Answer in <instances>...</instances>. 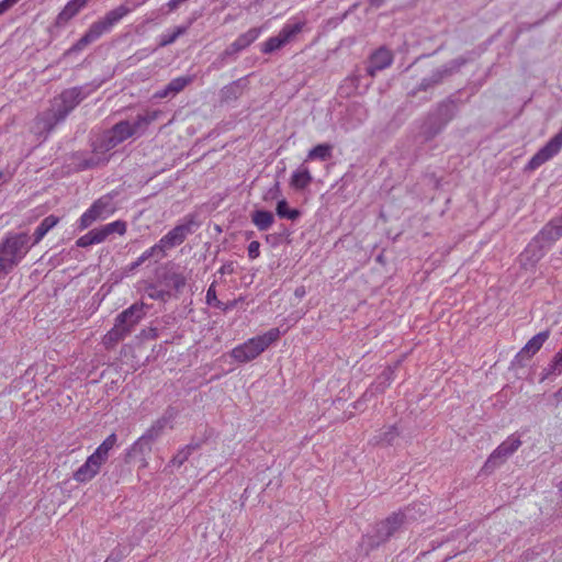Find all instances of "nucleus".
<instances>
[{
	"mask_svg": "<svg viewBox=\"0 0 562 562\" xmlns=\"http://www.w3.org/2000/svg\"><path fill=\"white\" fill-rule=\"evenodd\" d=\"M151 448L153 442L142 435L130 448L125 450L123 457L124 463L130 464L135 461H140L145 467L147 464L146 456L151 452Z\"/></svg>",
	"mask_w": 562,
	"mask_h": 562,
	"instance_id": "nucleus-12",
	"label": "nucleus"
},
{
	"mask_svg": "<svg viewBox=\"0 0 562 562\" xmlns=\"http://www.w3.org/2000/svg\"><path fill=\"white\" fill-rule=\"evenodd\" d=\"M132 11L133 8L122 4L109 11L102 20L92 23V25L98 29L97 31L100 32V35L102 36Z\"/></svg>",
	"mask_w": 562,
	"mask_h": 562,
	"instance_id": "nucleus-13",
	"label": "nucleus"
},
{
	"mask_svg": "<svg viewBox=\"0 0 562 562\" xmlns=\"http://www.w3.org/2000/svg\"><path fill=\"white\" fill-rule=\"evenodd\" d=\"M124 558H125L124 550L120 547H116L110 552V554L106 559H109L110 561H113V562H121Z\"/></svg>",
	"mask_w": 562,
	"mask_h": 562,
	"instance_id": "nucleus-45",
	"label": "nucleus"
},
{
	"mask_svg": "<svg viewBox=\"0 0 562 562\" xmlns=\"http://www.w3.org/2000/svg\"><path fill=\"white\" fill-rule=\"evenodd\" d=\"M313 180V177L307 167H299L291 176L290 184L295 190L306 189Z\"/></svg>",
	"mask_w": 562,
	"mask_h": 562,
	"instance_id": "nucleus-23",
	"label": "nucleus"
},
{
	"mask_svg": "<svg viewBox=\"0 0 562 562\" xmlns=\"http://www.w3.org/2000/svg\"><path fill=\"white\" fill-rule=\"evenodd\" d=\"M169 94H171V93L168 90V88L166 87L165 89L157 91L154 94V97L157 98V99H164V98H167Z\"/></svg>",
	"mask_w": 562,
	"mask_h": 562,
	"instance_id": "nucleus-53",
	"label": "nucleus"
},
{
	"mask_svg": "<svg viewBox=\"0 0 562 562\" xmlns=\"http://www.w3.org/2000/svg\"><path fill=\"white\" fill-rule=\"evenodd\" d=\"M24 248H0V279L12 271L26 254Z\"/></svg>",
	"mask_w": 562,
	"mask_h": 562,
	"instance_id": "nucleus-15",
	"label": "nucleus"
},
{
	"mask_svg": "<svg viewBox=\"0 0 562 562\" xmlns=\"http://www.w3.org/2000/svg\"><path fill=\"white\" fill-rule=\"evenodd\" d=\"M521 446L519 436L510 435L504 440L488 457L485 468H495L501 465L505 460L515 453Z\"/></svg>",
	"mask_w": 562,
	"mask_h": 562,
	"instance_id": "nucleus-11",
	"label": "nucleus"
},
{
	"mask_svg": "<svg viewBox=\"0 0 562 562\" xmlns=\"http://www.w3.org/2000/svg\"><path fill=\"white\" fill-rule=\"evenodd\" d=\"M562 373V362L560 363V357H553L551 362L546 367L541 373L540 382L551 378L552 375H559Z\"/></svg>",
	"mask_w": 562,
	"mask_h": 562,
	"instance_id": "nucleus-35",
	"label": "nucleus"
},
{
	"mask_svg": "<svg viewBox=\"0 0 562 562\" xmlns=\"http://www.w3.org/2000/svg\"><path fill=\"white\" fill-rule=\"evenodd\" d=\"M160 112L151 111L146 114L137 115L134 123L121 121L111 130L102 135L100 144L95 145L94 150L105 154L115 148L117 145L137 134L138 131L145 130L151 122L158 119Z\"/></svg>",
	"mask_w": 562,
	"mask_h": 562,
	"instance_id": "nucleus-1",
	"label": "nucleus"
},
{
	"mask_svg": "<svg viewBox=\"0 0 562 562\" xmlns=\"http://www.w3.org/2000/svg\"><path fill=\"white\" fill-rule=\"evenodd\" d=\"M428 512V507L426 504L422 502H414L412 504H408L404 508L398 509L395 512L396 515L403 520V525L415 521L423 516H425Z\"/></svg>",
	"mask_w": 562,
	"mask_h": 562,
	"instance_id": "nucleus-18",
	"label": "nucleus"
},
{
	"mask_svg": "<svg viewBox=\"0 0 562 562\" xmlns=\"http://www.w3.org/2000/svg\"><path fill=\"white\" fill-rule=\"evenodd\" d=\"M106 233L109 235L111 234H117V235H124L126 232V223L124 221H114L112 223H109L104 225Z\"/></svg>",
	"mask_w": 562,
	"mask_h": 562,
	"instance_id": "nucleus-41",
	"label": "nucleus"
},
{
	"mask_svg": "<svg viewBox=\"0 0 562 562\" xmlns=\"http://www.w3.org/2000/svg\"><path fill=\"white\" fill-rule=\"evenodd\" d=\"M262 33V27H252L247 32L240 34L227 48L226 54H236L248 46H250L255 41L258 40L260 34Z\"/></svg>",
	"mask_w": 562,
	"mask_h": 562,
	"instance_id": "nucleus-17",
	"label": "nucleus"
},
{
	"mask_svg": "<svg viewBox=\"0 0 562 562\" xmlns=\"http://www.w3.org/2000/svg\"><path fill=\"white\" fill-rule=\"evenodd\" d=\"M553 398L555 400V406L562 403V386L553 394Z\"/></svg>",
	"mask_w": 562,
	"mask_h": 562,
	"instance_id": "nucleus-55",
	"label": "nucleus"
},
{
	"mask_svg": "<svg viewBox=\"0 0 562 562\" xmlns=\"http://www.w3.org/2000/svg\"><path fill=\"white\" fill-rule=\"evenodd\" d=\"M331 151H333L331 145L318 144L307 153L305 161H312V160L325 161L331 157Z\"/></svg>",
	"mask_w": 562,
	"mask_h": 562,
	"instance_id": "nucleus-30",
	"label": "nucleus"
},
{
	"mask_svg": "<svg viewBox=\"0 0 562 562\" xmlns=\"http://www.w3.org/2000/svg\"><path fill=\"white\" fill-rule=\"evenodd\" d=\"M165 428L166 426L159 419H156L143 436L154 443L155 440L160 437Z\"/></svg>",
	"mask_w": 562,
	"mask_h": 562,
	"instance_id": "nucleus-37",
	"label": "nucleus"
},
{
	"mask_svg": "<svg viewBox=\"0 0 562 562\" xmlns=\"http://www.w3.org/2000/svg\"><path fill=\"white\" fill-rule=\"evenodd\" d=\"M392 63L393 53L386 47H380L370 55L367 72L370 77H374L378 71L390 67Z\"/></svg>",
	"mask_w": 562,
	"mask_h": 562,
	"instance_id": "nucleus-14",
	"label": "nucleus"
},
{
	"mask_svg": "<svg viewBox=\"0 0 562 562\" xmlns=\"http://www.w3.org/2000/svg\"><path fill=\"white\" fill-rule=\"evenodd\" d=\"M11 178V176L0 171V186H2L3 183H5L7 181H9Z\"/></svg>",
	"mask_w": 562,
	"mask_h": 562,
	"instance_id": "nucleus-56",
	"label": "nucleus"
},
{
	"mask_svg": "<svg viewBox=\"0 0 562 562\" xmlns=\"http://www.w3.org/2000/svg\"><path fill=\"white\" fill-rule=\"evenodd\" d=\"M306 294V289L304 285H300L294 290V296L299 300L303 299Z\"/></svg>",
	"mask_w": 562,
	"mask_h": 562,
	"instance_id": "nucleus-51",
	"label": "nucleus"
},
{
	"mask_svg": "<svg viewBox=\"0 0 562 562\" xmlns=\"http://www.w3.org/2000/svg\"><path fill=\"white\" fill-rule=\"evenodd\" d=\"M97 30L98 29L91 24L89 30L83 34V36L72 46V50H81L87 45L93 43L99 37H101L100 32H98Z\"/></svg>",
	"mask_w": 562,
	"mask_h": 562,
	"instance_id": "nucleus-33",
	"label": "nucleus"
},
{
	"mask_svg": "<svg viewBox=\"0 0 562 562\" xmlns=\"http://www.w3.org/2000/svg\"><path fill=\"white\" fill-rule=\"evenodd\" d=\"M562 148V128L542 148H540L529 160L527 168L536 170L541 165L554 157Z\"/></svg>",
	"mask_w": 562,
	"mask_h": 562,
	"instance_id": "nucleus-10",
	"label": "nucleus"
},
{
	"mask_svg": "<svg viewBox=\"0 0 562 562\" xmlns=\"http://www.w3.org/2000/svg\"><path fill=\"white\" fill-rule=\"evenodd\" d=\"M109 458L105 457L103 453L99 452L97 449L92 454H90L87 460L99 471L101 470V467L106 462Z\"/></svg>",
	"mask_w": 562,
	"mask_h": 562,
	"instance_id": "nucleus-43",
	"label": "nucleus"
},
{
	"mask_svg": "<svg viewBox=\"0 0 562 562\" xmlns=\"http://www.w3.org/2000/svg\"><path fill=\"white\" fill-rule=\"evenodd\" d=\"M553 357H560V363L562 362V347L561 350L558 351Z\"/></svg>",
	"mask_w": 562,
	"mask_h": 562,
	"instance_id": "nucleus-58",
	"label": "nucleus"
},
{
	"mask_svg": "<svg viewBox=\"0 0 562 562\" xmlns=\"http://www.w3.org/2000/svg\"><path fill=\"white\" fill-rule=\"evenodd\" d=\"M191 76H181L173 78L168 85L167 88L171 94L179 93L182 91L189 83L192 82Z\"/></svg>",
	"mask_w": 562,
	"mask_h": 562,
	"instance_id": "nucleus-36",
	"label": "nucleus"
},
{
	"mask_svg": "<svg viewBox=\"0 0 562 562\" xmlns=\"http://www.w3.org/2000/svg\"><path fill=\"white\" fill-rule=\"evenodd\" d=\"M85 0H69L57 16L58 23H66L85 8Z\"/></svg>",
	"mask_w": 562,
	"mask_h": 562,
	"instance_id": "nucleus-26",
	"label": "nucleus"
},
{
	"mask_svg": "<svg viewBox=\"0 0 562 562\" xmlns=\"http://www.w3.org/2000/svg\"><path fill=\"white\" fill-rule=\"evenodd\" d=\"M192 452L184 446L181 448L170 460L169 464L175 467H181L184 462H187Z\"/></svg>",
	"mask_w": 562,
	"mask_h": 562,
	"instance_id": "nucleus-40",
	"label": "nucleus"
},
{
	"mask_svg": "<svg viewBox=\"0 0 562 562\" xmlns=\"http://www.w3.org/2000/svg\"><path fill=\"white\" fill-rule=\"evenodd\" d=\"M181 3H182L181 0H169L167 5H168L169 10L172 11V10H176Z\"/></svg>",
	"mask_w": 562,
	"mask_h": 562,
	"instance_id": "nucleus-54",
	"label": "nucleus"
},
{
	"mask_svg": "<svg viewBox=\"0 0 562 562\" xmlns=\"http://www.w3.org/2000/svg\"><path fill=\"white\" fill-rule=\"evenodd\" d=\"M140 339H155L158 337V329L156 327L143 328L138 335Z\"/></svg>",
	"mask_w": 562,
	"mask_h": 562,
	"instance_id": "nucleus-44",
	"label": "nucleus"
},
{
	"mask_svg": "<svg viewBox=\"0 0 562 562\" xmlns=\"http://www.w3.org/2000/svg\"><path fill=\"white\" fill-rule=\"evenodd\" d=\"M105 161H108V157H104V158L98 159V160L91 159V160L86 161L85 167H87V168L94 167L100 164H104Z\"/></svg>",
	"mask_w": 562,
	"mask_h": 562,
	"instance_id": "nucleus-49",
	"label": "nucleus"
},
{
	"mask_svg": "<svg viewBox=\"0 0 562 562\" xmlns=\"http://www.w3.org/2000/svg\"><path fill=\"white\" fill-rule=\"evenodd\" d=\"M182 33H183V29L178 27L171 35L165 36L161 40L160 45L167 46V45L173 43L178 38V36Z\"/></svg>",
	"mask_w": 562,
	"mask_h": 562,
	"instance_id": "nucleus-46",
	"label": "nucleus"
},
{
	"mask_svg": "<svg viewBox=\"0 0 562 562\" xmlns=\"http://www.w3.org/2000/svg\"><path fill=\"white\" fill-rule=\"evenodd\" d=\"M146 308V304L136 302L117 314L114 326L102 338V344L105 349L110 350L114 348L115 345L131 335L145 317Z\"/></svg>",
	"mask_w": 562,
	"mask_h": 562,
	"instance_id": "nucleus-2",
	"label": "nucleus"
},
{
	"mask_svg": "<svg viewBox=\"0 0 562 562\" xmlns=\"http://www.w3.org/2000/svg\"><path fill=\"white\" fill-rule=\"evenodd\" d=\"M58 222L59 218L55 215L45 217L34 232L33 244L40 243L44 236L58 224Z\"/></svg>",
	"mask_w": 562,
	"mask_h": 562,
	"instance_id": "nucleus-29",
	"label": "nucleus"
},
{
	"mask_svg": "<svg viewBox=\"0 0 562 562\" xmlns=\"http://www.w3.org/2000/svg\"><path fill=\"white\" fill-rule=\"evenodd\" d=\"M179 414V411L177 407L172 406V405H169L164 414L161 415V417H159L158 419L167 427V425L171 422H173L176 419V417L178 416Z\"/></svg>",
	"mask_w": 562,
	"mask_h": 562,
	"instance_id": "nucleus-42",
	"label": "nucleus"
},
{
	"mask_svg": "<svg viewBox=\"0 0 562 562\" xmlns=\"http://www.w3.org/2000/svg\"><path fill=\"white\" fill-rule=\"evenodd\" d=\"M549 337V329H546L535 335L515 356L510 363V368H525L527 366V361L541 349V347L548 340Z\"/></svg>",
	"mask_w": 562,
	"mask_h": 562,
	"instance_id": "nucleus-9",
	"label": "nucleus"
},
{
	"mask_svg": "<svg viewBox=\"0 0 562 562\" xmlns=\"http://www.w3.org/2000/svg\"><path fill=\"white\" fill-rule=\"evenodd\" d=\"M403 526V520H401L395 512L389 515L385 519L376 522L372 532L366 536L368 549L372 551L386 543L396 536Z\"/></svg>",
	"mask_w": 562,
	"mask_h": 562,
	"instance_id": "nucleus-5",
	"label": "nucleus"
},
{
	"mask_svg": "<svg viewBox=\"0 0 562 562\" xmlns=\"http://www.w3.org/2000/svg\"><path fill=\"white\" fill-rule=\"evenodd\" d=\"M194 222L188 221L183 224L176 226L170 231L161 243L166 241L169 246H177L184 241L186 237L193 232Z\"/></svg>",
	"mask_w": 562,
	"mask_h": 562,
	"instance_id": "nucleus-20",
	"label": "nucleus"
},
{
	"mask_svg": "<svg viewBox=\"0 0 562 562\" xmlns=\"http://www.w3.org/2000/svg\"><path fill=\"white\" fill-rule=\"evenodd\" d=\"M369 2L373 5L379 7L382 3V0H369Z\"/></svg>",
	"mask_w": 562,
	"mask_h": 562,
	"instance_id": "nucleus-57",
	"label": "nucleus"
},
{
	"mask_svg": "<svg viewBox=\"0 0 562 562\" xmlns=\"http://www.w3.org/2000/svg\"><path fill=\"white\" fill-rule=\"evenodd\" d=\"M99 472L98 469L86 460V462L74 472L72 479L78 483H88L94 479Z\"/></svg>",
	"mask_w": 562,
	"mask_h": 562,
	"instance_id": "nucleus-27",
	"label": "nucleus"
},
{
	"mask_svg": "<svg viewBox=\"0 0 562 562\" xmlns=\"http://www.w3.org/2000/svg\"><path fill=\"white\" fill-rule=\"evenodd\" d=\"M80 102V90L71 88L63 91L53 100L52 109L37 117L36 124L40 132H49L64 120Z\"/></svg>",
	"mask_w": 562,
	"mask_h": 562,
	"instance_id": "nucleus-3",
	"label": "nucleus"
},
{
	"mask_svg": "<svg viewBox=\"0 0 562 562\" xmlns=\"http://www.w3.org/2000/svg\"><path fill=\"white\" fill-rule=\"evenodd\" d=\"M385 251H386V248H383L381 252H379L376 256H375V261L379 262L380 265L382 266H385L386 263V257H385Z\"/></svg>",
	"mask_w": 562,
	"mask_h": 562,
	"instance_id": "nucleus-50",
	"label": "nucleus"
},
{
	"mask_svg": "<svg viewBox=\"0 0 562 562\" xmlns=\"http://www.w3.org/2000/svg\"><path fill=\"white\" fill-rule=\"evenodd\" d=\"M109 233H106L105 227L102 226L100 228H95L90 231L86 236L79 238L76 241V246H91L93 244H100L106 240Z\"/></svg>",
	"mask_w": 562,
	"mask_h": 562,
	"instance_id": "nucleus-25",
	"label": "nucleus"
},
{
	"mask_svg": "<svg viewBox=\"0 0 562 562\" xmlns=\"http://www.w3.org/2000/svg\"><path fill=\"white\" fill-rule=\"evenodd\" d=\"M249 246L255 247V246H260V244L258 241L254 240L249 244Z\"/></svg>",
	"mask_w": 562,
	"mask_h": 562,
	"instance_id": "nucleus-59",
	"label": "nucleus"
},
{
	"mask_svg": "<svg viewBox=\"0 0 562 562\" xmlns=\"http://www.w3.org/2000/svg\"><path fill=\"white\" fill-rule=\"evenodd\" d=\"M285 331H283L284 334ZM282 335L278 328H271L262 335L249 338L244 344L234 347L231 357L239 362L246 363L259 357L268 347L276 342Z\"/></svg>",
	"mask_w": 562,
	"mask_h": 562,
	"instance_id": "nucleus-4",
	"label": "nucleus"
},
{
	"mask_svg": "<svg viewBox=\"0 0 562 562\" xmlns=\"http://www.w3.org/2000/svg\"><path fill=\"white\" fill-rule=\"evenodd\" d=\"M165 249L162 247L159 248H149L145 252H143L135 261L131 262L124 268V273H132L134 272L138 267H140L146 261H149L148 265L151 263V259H154L155 262L160 260L165 257Z\"/></svg>",
	"mask_w": 562,
	"mask_h": 562,
	"instance_id": "nucleus-21",
	"label": "nucleus"
},
{
	"mask_svg": "<svg viewBox=\"0 0 562 562\" xmlns=\"http://www.w3.org/2000/svg\"><path fill=\"white\" fill-rule=\"evenodd\" d=\"M115 212L113 200L110 195H103L80 216L79 226L80 228H87L91 226L98 220H105Z\"/></svg>",
	"mask_w": 562,
	"mask_h": 562,
	"instance_id": "nucleus-6",
	"label": "nucleus"
},
{
	"mask_svg": "<svg viewBox=\"0 0 562 562\" xmlns=\"http://www.w3.org/2000/svg\"><path fill=\"white\" fill-rule=\"evenodd\" d=\"M277 214L281 218L296 220L300 212L296 209H291L285 200H280L276 207Z\"/></svg>",
	"mask_w": 562,
	"mask_h": 562,
	"instance_id": "nucleus-34",
	"label": "nucleus"
},
{
	"mask_svg": "<svg viewBox=\"0 0 562 562\" xmlns=\"http://www.w3.org/2000/svg\"><path fill=\"white\" fill-rule=\"evenodd\" d=\"M252 222L260 229H267L273 223V215L269 211L258 210L252 213Z\"/></svg>",
	"mask_w": 562,
	"mask_h": 562,
	"instance_id": "nucleus-32",
	"label": "nucleus"
},
{
	"mask_svg": "<svg viewBox=\"0 0 562 562\" xmlns=\"http://www.w3.org/2000/svg\"><path fill=\"white\" fill-rule=\"evenodd\" d=\"M401 364L402 360L398 359L392 364L386 366V368L376 376L374 382H372L370 386L372 392L383 394L395 380V372L401 367Z\"/></svg>",
	"mask_w": 562,
	"mask_h": 562,
	"instance_id": "nucleus-16",
	"label": "nucleus"
},
{
	"mask_svg": "<svg viewBox=\"0 0 562 562\" xmlns=\"http://www.w3.org/2000/svg\"><path fill=\"white\" fill-rule=\"evenodd\" d=\"M562 237V215L550 221L538 234L539 243H554Z\"/></svg>",
	"mask_w": 562,
	"mask_h": 562,
	"instance_id": "nucleus-19",
	"label": "nucleus"
},
{
	"mask_svg": "<svg viewBox=\"0 0 562 562\" xmlns=\"http://www.w3.org/2000/svg\"><path fill=\"white\" fill-rule=\"evenodd\" d=\"M29 240H27V237L26 235H20L16 240H11L10 238L7 239V241L4 244H2V246H12V247H15V246H23L24 244H26Z\"/></svg>",
	"mask_w": 562,
	"mask_h": 562,
	"instance_id": "nucleus-47",
	"label": "nucleus"
},
{
	"mask_svg": "<svg viewBox=\"0 0 562 562\" xmlns=\"http://www.w3.org/2000/svg\"><path fill=\"white\" fill-rule=\"evenodd\" d=\"M116 443L117 436L115 432H112L97 447V450L109 458V452L116 446Z\"/></svg>",
	"mask_w": 562,
	"mask_h": 562,
	"instance_id": "nucleus-38",
	"label": "nucleus"
},
{
	"mask_svg": "<svg viewBox=\"0 0 562 562\" xmlns=\"http://www.w3.org/2000/svg\"><path fill=\"white\" fill-rule=\"evenodd\" d=\"M305 22L286 23L276 36H271L262 43L261 52L271 54L290 43L299 33L302 32Z\"/></svg>",
	"mask_w": 562,
	"mask_h": 562,
	"instance_id": "nucleus-7",
	"label": "nucleus"
},
{
	"mask_svg": "<svg viewBox=\"0 0 562 562\" xmlns=\"http://www.w3.org/2000/svg\"><path fill=\"white\" fill-rule=\"evenodd\" d=\"M400 436V431L396 425L387 426L386 428L380 429L370 439L372 446L386 447L392 446L394 440Z\"/></svg>",
	"mask_w": 562,
	"mask_h": 562,
	"instance_id": "nucleus-22",
	"label": "nucleus"
},
{
	"mask_svg": "<svg viewBox=\"0 0 562 562\" xmlns=\"http://www.w3.org/2000/svg\"><path fill=\"white\" fill-rule=\"evenodd\" d=\"M156 282L169 294L180 293L187 283L186 277L177 271L173 265L160 267L156 270Z\"/></svg>",
	"mask_w": 562,
	"mask_h": 562,
	"instance_id": "nucleus-8",
	"label": "nucleus"
},
{
	"mask_svg": "<svg viewBox=\"0 0 562 562\" xmlns=\"http://www.w3.org/2000/svg\"><path fill=\"white\" fill-rule=\"evenodd\" d=\"M247 250L250 260H254L260 256V248H247Z\"/></svg>",
	"mask_w": 562,
	"mask_h": 562,
	"instance_id": "nucleus-52",
	"label": "nucleus"
},
{
	"mask_svg": "<svg viewBox=\"0 0 562 562\" xmlns=\"http://www.w3.org/2000/svg\"><path fill=\"white\" fill-rule=\"evenodd\" d=\"M213 436L214 429L205 426L204 430L200 435L192 436L190 442L186 447L193 453L201 449Z\"/></svg>",
	"mask_w": 562,
	"mask_h": 562,
	"instance_id": "nucleus-28",
	"label": "nucleus"
},
{
	"mask_svg": "<svg viewBox=\"0 0 562 562\" xmlns=\"http://www.w3.org/2000/svg\"><path fill=\"white\" fill-rule=\"evenodd\" d=\"M238 303V300H232V301H228L226 303L223 302V305L222 307H220L218 310L223 311V312H227L229 310H233L234 307H236Z\"/></svg>",
	"mask_w": 562,
	"mask_h": 562,
	"instance_id": "nucleus-48",
	"label": "nucleus"
},
{
	"mask_svg": "<svg viewBox=\"0 0 562 562\" xmlns=\"http://www.w3.org/2000/svg\"><path fill=\"white\" fill-rule=\"evenodd\" d=\"M145 293L147 294L148 297H150L153 300H158L161 302H167L173 296V294H169L168 290H165L156 281L149 283L145 288Z\"/></svg>",
	"mask_w": 562,
	"mask_h": 562,
	"instance_id": "nucleus-31",
	"label": "nucleus"
},
{
	"mask_svg": "<svg viewBox=\"0 0 562 562\" xmlns=\"http://www.w3.org/2000/svg\"><path fill=\"white\" fill-rule=\"evenodd\" d=\"M216 285H215V282H213L207 291H206V295H205V301H206V304L209 306H212V307H215V308H220L222 307L223 305V302L221 300L217 299V294H216Z\"/></svg>",
	"mask_w": 562,
	"mask_h": 562,
	"instance_id": "nucleus-39",
	"label": "nucleus"
},
{
	"mask_svg": "<svg viewBox=\"0 0 562 562\" xmlns=\"http://www.w3.org/2000/svg\"><path fill=\"white\" fill-rule=\"evenodd\" d=\"M543 248H525L519 254L518 260L520 266L525 269H531L543 257Z\"/></svg>",
	"mask_w": 562,
	"mask_h": 562,
	"instance_id": "nucleus-24",
	"label": "nucleus"
}]
</instances>
